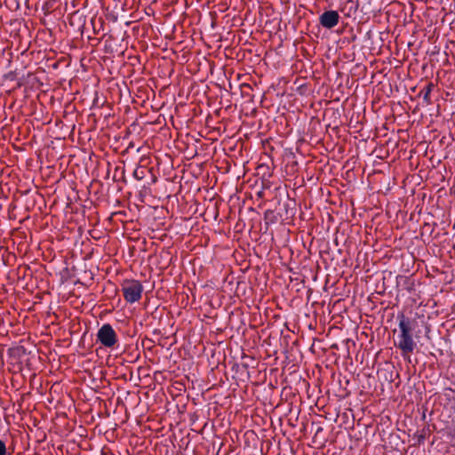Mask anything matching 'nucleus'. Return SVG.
<instances>
[{
  "instance_id": "obj_1",
  "label": "nucleus",
  "mask_w": 455,
  "mask_h": 455,
  "mask_svg": "<svg viewBox=\"0 0 455 455\" xmlns=\"http://www.w3.org/2000/svg\"><path fill=\"white\" fill-rule=\"evenodd\" d=\"M399 318V330L400 334L398 335V347L403 351V354L411 353L416 346L412 336L411 327L410 321L405 318L402 314L398 316Z\"/></svg>"
},
{
  "instance_id": "obj_2",
  "label": "nucleus",
  "mask_w": 455,
  "mask_h": 455,
  "mask_svg": "<svg viewBox=\"0 0 455 455\" xmlns=\"http://www.w3.org/2000/svg\"><path fill=\"white\" fill-rule=\"evenodd\" d=\"M121 290L125 301L132 304L141 299L143 286L138 280L125 279L121 284Z\"/></svg>"
},
{
  "instance_id": "obj_3",
  "label": "nucleus",
  "mask_w": 455,
  "mask_h": 455,
  "mask_svg": "<svg viewBox=\"0 0 455 455\" xmlns=\"http://www.w3.org/2000/svg\"><path fill=\"white\" fill-rule=\"evenodd\" d=\"M97 339L105 347H113L118 341L117 334L109 323H104L98 330Z\"/></svg>"
},
{
  "instance_id": "obj_4",
  "label": "nucleus",
  "mask_w": 455,
  "mask_h": 455,
  "mask_svg": "<svg viewBox=\"0 0 455 455\" xmlns=\"http://www.w3.org/2000/svg\"><path fill=\"white\" fill-rule=\"evenodd\" d=\"M319 21L323 28L331 29L338 25L339 15L337 11H326L320 15Z\"/></svg>"
},
{
  "instance_id": "obj_5",
  "label": "nucleus",
  "mask_w": 455,
  "mask_h": 455,
  "mask_svg": "<svg viewBox=\"0 0 455 455\" xmlns=\"http://www.w3.org/2000/svg\"><path fill=\"white\" fill-rule=\"evenodd\" d=\"M434 85L433 84H427V86L426 88H424L421 92V94L423 96V100L427 103V104H429L430 103V93L432 92V89H433Z\"/></svg>"
},
{
  "instance_id": "obj_6",
  "label": "nucleus",
  "mask_w": 455,
  "mask_h": 455,
  "mask_svg": "<svg viewBox=\"0 0 455 455\" xmlns=\"http://www.w3.org/2000/svg\"><path fill=\"white\" fill-rule=\"evenodd\" d=\"M0 455H6V445L1 439H0Z\"/></svg>"
}]
</instances>
